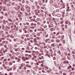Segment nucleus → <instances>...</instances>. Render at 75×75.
<instances>
[{
	"mask_svg": "<svg viewBox=\"0 0 75 75\" xmlns=\"http://www.w3.org/2000/svg\"><path fill=\"white\" fill-rule=\"evenodd\" d=\"M38 3L39 5L40 6H42V4H43V3L42 1H41V0H39L38 1Z\"/></svg>",
	"mask_w": 75,
	"mask_h": 75,
	"instance_id": "nucleus-1",
	"label": "nucleus"
},
{
	"mask_svg": "<svg viewBox=\"0 0 75 75\" xmlns=\"http://www.w3.org/2000/svg\"><path fill=\"white\" fill-rule=\"evenodd\" d=\"M51 46L52 47H55L56 46L55 44V43H53L51 45Z\"/></svg>",
	"mask_w": 75,
	"mask_h": 75,
	"instance_id": "nucleus-2",
	"label": "nucleus"
},
{
	"mask_svg": "<svg viewBox=\"0 0 75 75\" xmlns=\"http://www.w3.org/2000/svg\"><path fill=\"white\" fill-rule=\"evenodd\" d=\"M50 53L51 54H52L53 53V51L51 49H50Z\"/></svg>",
	"mask_w": 75,
	"mask_h": 75,
	"instance_id": "nucleus-3",
	"label": "nucleus"
},
{
	"mask_svg": "<svg viewBox=\"0 0 75 75\" xmlns=\"http://www.w3.org/2000/svg\"><path fill=\"white\" fill-rule=\"evenodd\" d=\"M1 1L3 2V3L4 4H6V2H4V0H1Z\"/></svg>",
	"mask_w": 75,
	"mask_h": 75,
	"instance_id": "nucleus-4",
	"label": "nucleus"
},
{
	"mask_svg": "<svg viewBox=\"0 0 75 75\" xmlns=\"http://www.w3.org/2000/svg\"><path fill=\"white\" fill-rule=\"evenodd\" d=\"M25 58L26 60H29L30 59V58L27 57H25Z\"/></svg>",
	"mask_w": 75,
	"mask_h": 75,
	"instance_id": "nucleus-5",
	"label": "nucleus"
},
{
	"mask_svg": "<svg viewBox=\"0 0 75 75\" xmlns=\"http://www.w3.org/2000/svg\"><path fill=\"white\" fill-rule=\"evenodd\" d=\"M39 59H44V57H43V56L39 57Z\"/></svg>",
	"mask_w": 75,
	"mask_h": 75,
	"instance_id": "nucleus-6",
	"label": "nucleus"
},
{
	"mask_svg": "<svg viewBox=\"0 0 75 75\" xmlns=\"http://www.w3.org/2000/svg\"><path fill=\"white\" fill-rule=\"evenodd\" d=\"M25 10V9H24V8H21V11H24Z\"/></svg>",
	"mask_w": 75,
	"mask_h": 75,
	"instance_id": "nucleus-7",
	"label": "nucleus"
},
{
	"mask_svg": "<svg viewBox=\"0 0 75 75\" xmlns=\"http://www.w3.org/2000/svg\"><path fill=\"white\" fill-rule=\"evenodd\" d=\"M62 6H63L62 7H63V8H65V4H62Z\"/></svg>",
	"mask_w": 75,
	"mask_h": 75,
	"instance_id": "nucleus-8",
	"label": "nucleus"
},
{
	"mask_svg": "<svg viewBox=\"0 0 75 75\" xmlns=\"http://www.w3.org/2000/svg\"><path fill=\"white\" fill-rule=\"evenodd\" d=\"M12 6H14L15 5V3L14 2H13L11 4Z\"/></svg>",
	"mask_w": 75,
	"mask_h": 75,
	"instance_id": "nucleus-9",
	"label": "nucleus"
},
{
	"mask_svg": "<svg viewBox=\"0 0 75 75\" xmlns=\"http://www.w3.org/2000/svg\"><path fill=\"white\" fill-rule=\"evenodd\" d=\"M28 57L30 58H31V57H32V55L31 54L29 55L28 56Z\"/></svg>",
	"mask_w": 75,
	"mask_h": 75,
	"instance_id": "nucleus-10",
	"label": "nucleus"
},
{
	"mask_svg": "<svg viewBox=\"0 0 75 75\" xmlns=\"http://www.w3.org/2000/svg\"><path fill=\"white\" fill-rule=\"evenodd\" d=\"M58 53L59 54V55H60L61 54V52L59 51V50L58 51Z\"/></svg>",
	"mask_w": 75,
	"mask_h": 75,
	"instance_id": "nucleus-11",
	"label": "nucleus"
},
{
	"mask_svg": "<svg viewBox=\"0 0 75 75\" xmlns=\"http://www.w3.org/2000/svg\"><path fill=\"white\" fill-rule=\"evenodd\" d=\"M50 4H53V3H54V2H53V1L52 0L50 1Z\"/></svg>",
	"mask_w": 75,
	"mask_h": 75,
	"instance_id": "nucleus-12",
	"label": "nucleus"
},
{
	"mask_svg": "<svg viewBox=\"0 0 75 75\" xmlns=\"http://www.w3.org/2000/svg\"><path fill=\"white\" fill-rule=\"evenodd\" d=\"M9 64L10 65H12V64H13V62H9Z\"/></svg>",
	"mask_w": 75,
	"mask_h": 75,
	"instance_id": "nucleus-13",
	"label": "nucleus"
},
{
	"mask_svg": "<svg viewBox=\"0 0 75 75\" xmlns=\"http://www.w3.org/2000/svg\"><path fill=\"white\" fill-rule=\"evenodd\" d=\"M72 57H73V59H75V55H72Z\"/></svg>",
	"mask_w": 75,
	"mask_h": 75,
	"instance_id": "nucleus-14",
	"label": "nucleus"
},
{
	"mask_svg": "<svg viewBox=\"0 0 75 75\" xmlns=\"http://www.w3.org/2000/svg\"><path fill=\"white\" fill-rule=\"evenodd\" d=\"M32 8L33 9V10H34L35 9V6H32Z\"/></svg>",
	"mask_w": 75,
	"mask_h": 75,
	"instance_id": "nucleus-15",
	"label": "nucleus"
},
{
	"mask_svg": "<svg viewBox=\"0 0 75 75\" xmlns=\"http://www.w3.org/2000/svg\"><path fill=\"white\" fill-rule=\"evenodd\" d=\"M8 20L9 21H10L11 22H12V21L10 19H8Z\"/></svg>",
	"mask_w": 75,
	"mask_h": 75,
	"instance_id": "nucleus-16",
	"label": "nucleus"
},
{
	"mask_svg": "<svg viewBox=\"0 0 75 75\" xmlns=\"http://www.w3.org/2000/svg\"><path fill=\"white\" fill-rule=\"evenodd\" d=\"M6 6H8V7H9V6H10V4H6Z\"/></svg>",
	"mask_w": 75,
	"mask_h": 75,
	"instance_id": "nucleus-17",
	"label": "nucleus"
},
{
	"mask_svg": "<svg viewBox=\"0 0 75 75\" xmlns=\"http://www.w3.org/2000/svg\"><path fill=\"white\" fill-rule=\"evenodd\" d=\"M3 22L5 24H6V21H5V20L3 21Z\"/></svg>",
	"mask_w": 75,
	"mask_h": 75,
	"instance_id": "nucleus-18",
	"label": "nucleus"
},
{
	"mask_svg": "<svg viewBox=\"0 0 75 75\" xmlns=\"http://www.w3.org/2000/svg\"><path fill=\"white\" fill-rule=\"evenodd\" d=\"M26 24H27V25H30V23L28 22H26Z\"/></svg>",
	"mask_w": 75,
	"mask_h": 75,
	"instance_id": "nucleus-19",
	"label": "nucleus"
},
{
	"mask_svg": "<svg viewBox=\"0 0 75 75\" xmlns=\"http://www.w3.org/2000/svg\"><path fill=\"white\" fill-rule=\"evenodd\" d=\"M18 9H20V6H17Z\"/></svg>",
	"mask_w": 75,
	"mask_h": 75,
	"instance_id": "nucleus-20",
	"label": "nucleus"
},
{
	"mask_svg": "<svg viewBox=\"0 0 75 75\" xmlns=\"http://www.w3.org/2000/svg\"><path fill=\"white\" fill-rule=\"evenodd\" d=\"M59 32H58L57 33L56 35H59Z\"/></svg>",
	"mask_w": 75,
	"mask_h": 75,
	"instance_id": "nucleus-21",
	"label": "nucleus"
},
{
	"mask_svg": "<svg viewBox=\"0 0 75 75\" xmlns=\"http://www.w3.org/2000/svg\"><path fill=\"white\" fill-rule=\"evenodd\" d=\"M40 8L42 9H44V8H45V7H43L42 6Z\"/></svg>",
	"mask_w": 75,
	"mask_h": 75,
	"instance_id": "nucleus-22",
	"label": "nucleus"
},
{
	"mask_svg": "<svg viewBox=\"0 0 75 75\" xmlns=\"http://www.w3.org/2000/svg\"><path fill=\"white\" fill-rule=\"evenodd\" d=\"M47 20H50V18H46Z\"/></svg>",
	"mask_w": 75,
	"mask_h": 75,
	"instance_id": "nucleus-23",
	"label": "nucleus"
},
{
	"mask_svg": "<svg viewBox=\"0 0 75 75\" xmlns=\"http://www.w3.org/2000/svg\"><path fill=\"white\" fill-rule=\"evenodd\" d=\"M37 7V8H38V9H39V8H40V7L38 5Z\"/></svg>",
	"mask_w": 75,
	"mask_h": 75,
	"instance_id": "nucleus-24",
	"label": "nucleus"
},
{
	"mask_svg": "<svg viewBox=\"0 0 75 75\" xmlns=\"http://www.w3.org/2000/svg\"><path fill=\"white\" fill-rule=\"evenodd\" d=\"M35 14L36 16H38V12H36Z\"/></svg>",
	"mask_w": 75,
	"mask_h": 75,
	"instance_id": "nucleus-25",
	"label": "nucleus"
},
{
	"mask_svg": "<svg viewBox=\"0 0 75 75\" xmlns=\"http://www.w3.org/2000/svg\"><path fill=\"white\" fill-rule=\"evenodd\" d=\"M45 52H46V53H47V54H48V52H49L48 51H47V50H45Z\"/></svg>",
	"mask_w": 75,
	"mask_h": 75,
	"instance_id": "nucleus-26",
	"label": "nucleus"
},
{
	"mask_svg": "<svg viewBox=\"0 0 75 75\" xmlns=\"http://www.w3.org/2000/svg\"><path fill=\"white\" fill-rule=\"evenodd\" d=\"M71 56L69 57V58H68V59L70 60V59H71Z\"/></svg>",
	"mask_w": 75,
	"mask_h": 75,
	"instance_id": "nucleus-27",
	"label": "nucleus"
},
{
	"mask_svg": "<svg viewBox=\"0 0 75 75\" xmlns=\"http://www.w3.org/2000/svg\"><path fill=\"white\" fill-rule=\"evenodd\" d=\"M40 51L41 52H43V50H42L40 49Z\"/></svg>",
	"mask_w": 75,
	"mask_h": 75,
	"instance_id": "nucleus-28",
	"label": "nucleus"
},
{
	"mask_svg": "<svg viewBox=\"0 0 75 75\" xmlns=\"http://www.w3.org/2000/svg\"><path fill=\"white\" fill-rule=\"evenodd\" d=\"M26 36L27 37H29V35H28V34H27L26 35Z\"/></svg>",
	"mask_w": 75,
	"mask_h": 75,
	"instance_id": "nucleus-29",
	"label": "nucleus"
},
{
	"mask_svg": "<svg viewBox=\"0 0 75 75\" xmlns=\"http://www.w3.org/2000/svg\"><path fill=\"white\" fill-rule=\"evenodd\" d=\"M51 42H54V40H51Z\"/></svg>",
	"mask_w": 75,
	"mask_h": 75,
	"instance_id": "nucleus-30",
	"label": "nucleus"
},
{
	"mask_svg": "<svg viewBox=\"0 0 75 75\" xmlns=\"http://www.w3.org/2000/svg\"><path fill=\"white\" fill-rule=\"evenodd\" d=\"M62 42L63 43H65V40H62Z\"/></svg>",
	"mask_w": 75,
	"mask_h": 75,
	"instance_id": "nucleus-31",
	"label": "nucleus"
},
{
	"mask_svg": "<svg viewBox=\"0 0 75 75\" xmlns=\"http://www.w3.org/2000/svg\"><path fill=\"white\" fill-rule=\"evenodd\" d=\"M25 56H26V57H28V54H25Z\"/></svg>",
	"mask_w": 75,
	"mask_h": 75,
	"instance_id": "nucleus-32",
	"label": "nucleus"
},
{
	"mask_svg": "<svg viewBox=\"0 0 75 75\" xmlns=\"http://www.w3.org/2000/svg\"><path fill=\"white\" fill-rule=\"evenodd\" d=\"M72 54H75V52H74V51H72Z\"/></svg>",
	"mask_w": 75,
	"mask_h": 75,
	"instance_id": "nucleus-33",
	"label": "nucleus"
},
{
	"mask_svg": "<svg viewBox=\"0 0 75 75\" xmlns=\"http://www.w3.org/2000/svg\"><path fill=\"white\" fill-rule=\"evenodd\" d=\"M52 49H53V50H56V49L54 47H53Z\"/></svg>",
	"mask_w": 75,
	"mask_h": 75,
	"instance_id": "nucleus-34",
	"label": "nucleus"
},
{
	"mask_svg": "<svg viewBox=\"0 0 75 75\" xmlns=\"http://www.w3.org/2000/svg\"><path fill=\"white\" fill-rule=\"evenodd\" d=\"M63 23H64L63 21L60 22V24H63Z\"/></svg>",
	"mask_w": 75,
	"mask_h": 75,
	"instance_id": "nucleus-35",
	"label": "nucleus"
},
{
	"mask_svg": "<svg viewBox=\"0 0 75 75\" xmlns=\"http://www.w3.org/2000/svg\"><path fill=\"white\" fill-rule=\"evenodd\" d=\"M22 3L23 4H24V3H25V1L24 0H23L22 1Z\"/></svg>",
	"mask_w": 75,
	"mask_h": 75,
	"instance_id": "nucleus-36",
	"label": "nucleus"
},
{
	"mask_svg": "<svg viewBox=\"0 0 75 75\" xmlns=\"http://www.w3.org/2000/svg\"><path fill=\"white\" fill-rule=\"evenodd\" d=\"M50 24L51 25H53V23L51 22L50 23Z\"/></svg>",
	"mask_w": 75,
	"mask_h": 75,
	"instance_id": "nucleus-37",
	"label": "nucleus"
},
{
	"mask_svg": "<svg viewBox=\"0 0 75 75\" xmlns=\"http://www.w3.org/2000/svg\"><path fill=\"white\" fill-rule=\"evenodd\" d=\"M28 53H31V51L30 50L28 51Z\"/></svg>",
	"mask_w": 75,
	"mask_h": 75,
	"instance_id": "nucleus-38",
	"label": "nucleus"
},
{
	"mask_svg": "<svg viewBox=\"0 0 75 75\" xmlns=\"http://www.w3.org/2000/svg\"><path fill=\"white\" fill-rule=\"evenodd\" d=\"M33 30H30V33H33Z\"/></svg>",
	"mask_w": 75,
	"mask_h": 75,
	"instance_id": "nucleus-39",
	"label": "nucleus"
},
{
	"mask_svg": "<svg viewBox=\"0 0 75 75\" xmlns=\"http://www.w3.org/2000/svg\"><path fill=\"white\" fill-rule=\"evenodd\" d=\"M62 39H63V38H64V35H62Z\"/></svg>",
	"mask_w": 75,
	"mask_h": 75,
	"instance_id": "nucleus-40",
	"label": "nucleus"
},
{
	"mask_svg": "<svg viewBox=\"0 0 75 75\" xmlns=\"http://www.w3.org/2000/svg\"><path fill=\"white\" fill-rule=\"evenodd\" d=\"M38 13H40V11L39 10H38Z\"/></svg>",
	"mask_w": 75,
	"mask_h": 75,
	"instance_id": "nucleus-41",
	"label": "nucleus"
},
{
	"mask_svg": "<svg viewBox=\"0 0 75 75\" xmlns=\"http://www.w3.org/2000/svg\"><path fill=\"white\" fill-rule=\"evenodd\" d=\"M27 50H30V48H29V47H28L27 48H26Z\"/></svg>",
	"mask_w": 75,
	"mask_h": 75,
	"instance_id": "nucleus-42",
	"label": "nucleus"
},
{
	"mask_svg": "<svg viewBox=\"0 0 75 75\" xmlns=\"http://www.w3.org/2000/svg\"><path fill=\"white\" fill-rule=\"evenodd\" d=\"M65 28H67V25H65Z\"/></svg>",
	"mask_w": 75,
	"mask_h": 75,
	"instance_id": "nucleus-43",
	"label": "nucleus"
},
{
	"mask_svg": "<svg viewBox=\"0 0 75 75\" xmlns=\"http://www.w3.org/2000/svg\"><path fill=\"white\" fill-rule=\"evenodd\" d=\"M34 23H32L31 24V25L32 26H33V25H34Z\"/></svg>",
	"mask_w": 75,
	"mask_h": 75,
	"instance_id": "nucleus-44",
	"label": "nucleus"
},
{
	"mask_svg": "<svg viewBox=\"0 0 75 75\" xmlns=\"http://www.w3.org/2000/svg\"><path fill=\"white\" fill-rule=\"evenodd\" d=\"M28 5H26L25 6V7H26V8H28Z\"/></svg>",
	"mask_w": 75,
	"mask_h": 75,
	"instance_id": "nucleus-45",
	"label": "nucleus"
},
{
	"mask_svg": "<svg viewBox=\"0 0 75 75\" xmlns=\"http://www.w3.org/2000/svg\"><path fill=\"white\" fill-rule=\"evenodd\" d=\"M33 18H36V16H35V15H34V16H33Z\"/></svg>",
	"mask_w": 75,
	"mask_h": 75,
	"instance_id": "nucleus-46",
	"label": "nucleus"
},
{
	"mask_svg": "<svg viewBox=\"0 0 75 75\" xmlns=\"http://www.w3.org/2000/svg\"><path fill=\"white\" fill-rule=\"evenodd\" d=\"M60 73L61 74H62V71H60Z\"/></svg>",
	"mask_w": 75,
	"mask_h": 75,
	"instance_id": "nucleus-47",
	"label": "nucleus"
},
{
	"mask_svg": "<svg viewBox=\"0 0 75 75\" xmlns=\"http://www.w3.org/2000/svg\"><path fill=\"white\" fill-rule=\"evenodd\" d=\"M53 59L54 60H55V59H56V57H54Z\"/></svg>",
	"mask_w": 75,
	"mask_h": 75,
	"instance_id": "nucleus-48",
	"label": "nucleus"
},
{
	"mask_svg": "<svg viewBox=\"0 0 75 75\" xmlns=\"http://www.w3.org/2000/svg\"><path fill=\"white\" fill-rule=\"evenodd\" d=\"M56 75H59L60 74L59 73H57V72H56Z\"/></svg>",
	"mask_w": 75,
	"mask_h": 75,
	"instance_id": "nucleus-49",
	"label": "nucleus"
},
{
	"mask_svg": "<svg viewBox=\"0 0 75 75\" xmlns=\"http://www.w3.org/2000/svg\"><path fill=\"white\" fill-rule=\"evenodd\" d=\"M56 42H59V40H56Z\"/></svg>",
	"mask_w": 75,
	"mask_h": 75,
	"instance_id": "nucleus-50",
	"label": "nucleus"
},
{
	"mask_svg": "<svg viewBox=\"0 0 75 75\" xmlns=\"http://www.w3.org/2000/svg\"><path fill=\"white\" fill-rule=\"evenodd\" d=\"M48 37V34H47V35L45 36V37Z\"/></svg>",
	"mask_w": 75,
	"mask_h": 75,
	"instance_id": "nucleus-51",
	"label": "nucleus"
},
{
	"mask_svg": "<svg viewBox=\"0 0 75 75\" xmlns=\"http://www.w3.org/2000/svg\"><path fill=\"white\" fill-rule=\"evenodd\" d=\"M31 28H32V29H34V26L31 27Z\"/></svg>",
	"mask_w": 75,
	"mask_h": 75,
	"instance_id": "nucleus-52",
	"label": "nucleus"
},
{
	"mask_svg": "<svg viewBox=\"0 0 75 75\" xmlns=\"http://www.w3.org/2000/svg\"><path fill=\"white\" fill-rule=\"evenodd\" d=\"M10 58H11L12 59H14V57H10Z\"/></svg>",
	"mask_w": 75,
	"mask_h": 75,
	"instance_id": "nucleus-53",
	"label": "nucleus"
},
{
	"mask_svg": "<svg viewBox=\"0 0 75 75\" xmlns=\"http://www.w3.org/2000/svg\"><path fill=\"white\" fill-rule=\"evenodd\" d=\"M14 8L15 9V10H17V8L16 7H14Z\"/></svg>",
	"mask_w": 75,
	"mask_h": 75,
	"instance_id": "nucleus-54",
	"label": "nucleus"
},
{
	"mask_svg": "<svg viewBox=\"0 0 75 75\" xmlns=\"http://www.w3.org/2000/svg\"><path fill=\"white\" fill-rule=\"evenodd\" d=\"M11 37L12 38H14V36H13V35H11Z\"/></svg>",
	"mask_w": 75,
	"mask_h": 75,
	"instance_id": "nucleus-55",
	"label": "nucleus"
},
{
	"mask_svg": "<svg viewBox=\"0 0 75 75\" xmlns=\"http://www.w3.org/2000/svg\"><path fill=\"white\" fill-rule=\"evenodd\" d=\"M63 75H67V74L65 73H64L63 74Z\"/></svg>",
	"mask_w": 75,
	"mask_h": 75,
	"instance_id": "nucleus-56",
	"label": "nucleus"
},
{
	"mask_svg": "<svg viewBox=\"0 0 75 75\" xmlns=\"http://www.w3.org/2000/svg\"><path fill=\"white\" fill-rule=\"evenodd\" d=\"M68 55H69V56H71V54L69 53H68Z\"/></svg>",
	"mask_w": 75,
	"mask_h": 75,
	"instance_id": "nucleus-57",
	"label": "nucleus"
},
{
	"mask_svg": "<svg viewBox=\"0 0 75 75\" xmlns=\"http://www.w3.org/2000/svg\"><path fill=\"white\" fill-rule=\"evenodd\" d=\"M6 27L7 28H8V29H10V27H9V26H7Z\"/></svg>",
	"mask_w": 75,
	"mask_h": 75,
	"instance_id": "nucleus-58",
	"label": "nucleus"
},
{
	"mask_svg": "<svg viewBox=\"0 0 75 75\" xmlns=\"http://www.w3.org/2000/svg\"><path fill=\"white\" fill-rule=\"evenodd\" d=\"M15 51H18V50L17 49H15Z\"/></svg>",
	"mask_w": 75,
	"mask_h": 75,
	"instance_id": "nucleus-59",
	"label": "nucleus"
},
{
	"mask_svg": "<svg viewBox=\"0 0 75 75\" xmlns=\"http://www.w3.org/2000/svg\"><path fill=\"white\" fill-rule=\"evenodd\" d=\"M3 8V6H0V8Z\"/></svg>",
	"mask_w": 75,
	"mask_h": 75,
	"instance_id": "nucleus-60",
	"label": "nucleus"
},
{
	"mask_svg": "<svg viewBox=\"0 0 75 75\" xmlns=\"http://www.w3.org/2000/svg\"><path fill=\"white\" fill-rule=\"evenodd\" d=\"M5 16H7V13H5Z\"/></svg>",
	"mask_w": 75,
	"mask_h": 75,
	"instance_id": "nucleus-61",
	"label": "nucleus"
},
{
	"mask_svg": "<svg viewBox=\"0 0 75 75\" xmlns=\"http://www.w3.org/2000/svg\"><path fill=\"white\" fill-rule=\"evenodd\" d=\"M35 3L36 5H37L38 4L37 3V2H35Z\"/></svg>",
	"mask_w": 75,
	"mask_h": 75,
	"instance_id": "nucleus-62",
	"label": "nucleus"
},
{
	"mask_svg": "<svg viewBox=\"0 0 75 75\" xmlns=\"http://www.w3.org/2000/svg\"><path fill=\"white\" fill-rule=\"evenodd\" d=\"M10 52H13V50H10Z\"/></svg>",
	"mask_w": 75,
	"mask_h": 75,
	"instance_id": "nucleus-63",
	"label": "nucleus"
},
{
	"mask_svg": "<svg viewBox=\"0 0 75 75\" xmlns=\"http://www.w3.org/2000/svg\"><path fill=\"white\" fill-rule=\"evenodd\" d=\"M13 27H14V26H13V25H12V26L11 27V28H13Z\"/></svg>",
	"mask_w": 75,
	"mask_h": 75,
	"instance_id": "nucleus-64",
	"label": "nucleus"
}]
</instances>
